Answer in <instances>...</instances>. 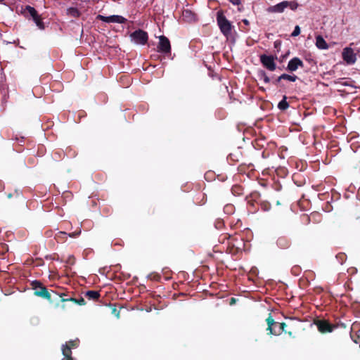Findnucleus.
<instances>
[{"label":"nucleus","instance_id":"1","mask_svg":"<svg viewBox=\"0 0 360 360\" xmlns=\"http://www.w3.org/2000/svg\"><path fill=\"white\" fill-rule=\"evenodd\" d=\"M34 294L37 296L47 300L51 304H55L56 307H59V300L61 295L59 292L51 290L49 292L48 289L39 281H33L31 283Z\"/></svg>","mask_w":360,"mask_h":360},{"label":"nucleus","instance_id":"2","mask_svg":"<svg viewBox=\"0 0 360 360\" xmlns=\"http://www.w3.org/2000/svg\"><path fill=\"white\" fill-rule=\"evenodd\" d=\"M226 253L236 255L242 250L243 242L240 234L235 233L234 234L226 233Z\"/></svg>","mask_w":360,"mask_h":360},{"label":"nucleus","instance_id":"3","mask_svg":"<svg viewBox=\"0 0 360 360\" xmlns=\"http://www.w3.org/2000/svg\"><path fill=\"white\" fill-rule=\"evenodd\" d=\"M22 14L25 17H27V14H29L32 18V20L35 22L36 25L40 30H44L45 26L44 22L42 21V18L34 7H32L29 5L26 6L22 11Z\"/></svg>","mask_w":360,"mask_h":360},{"label":"nucleus","instance_id":"4","mask_svg":"<svg viewBox=\"0 0 360 360\" xmlns=\"http://www.w3.org/2000/svg\"><path fill=\"white\" fill-rule=\"evenodd\" d=\"M130 38L134 43L140 45H145L148 40V34L147 32L139 29L130 34Z\"/></svg>","mask_w":360,"mask_h":360},{"label":"nucleus","instance_id":"5","mask_svg":"<svg viewBox=\"0 0 360 360\" xmlns=\"http://www.w3.org/2000/svg\"><path fill=\"white\" fill-rule=\"evenodd\" d=\"M314 324L321 333H331L338 328L337 325L333 324L326 319H318L314 321Z\"/></svg>","mask_w":360,"mask_h":360},{"label":"nucleus","instance_id":"6","mask_svg":"<svg viewBox=\"0 0 360 360\" xmlns=\"http://www.w3.org/2000/svg\"><path fill=\"white\" fill-rule=\"evenodd\" d=\"M157 48L158 52L165 54H171L170 41L169 39L164 35L159 37V43Z\"/></svg>","mask_w":360,"mask_h":360},{"label":"nucleus","instance_id":"7","mask_svg":"<svg viewBox=\"0 0 360 360\" xmlns=\"http://www.w3.org/2000/svg\"><path fill=\"white\" fill-rule=\"evenodd\" d=\"M96 19L107 23L116 22L120 24H124L127 21V20L125 18L118 15H113L110 16L98 15L96 16Z\"/></svg>","mask_w":360,"mask_h":360},{"label":"nucleus","instance_id":"8","mask_svg":"<svg viewBox=\"0 0 360 360\" xmlns=\"http://www.w3.org/2000/svg\"><path fill=\"white\" fill-rule=\"evenodd\" d=\"M260 62L264 68L270 71H274L276 69V64L274 62L273 56L261 55Z\"/></svg>","mask_w":360,"mask_h":360},{"label":"nucleus","instance_id":"9","mask_svg":"<svg viewBox=\"0 0 360 360\" xmlns=\"http://www.w3.org/2000/svg\"><path fill=\"white\" fill-rule=\"evenodd\" d=\"M60 295L61 297H60L59 300V306L63 309L65 308L66 302H73L74 304H77L81 306L86 304V301L83 297H80L79 299H76L73 297L65 298L64 297L65 296H66L65 294L60 293Z\"/></svg>","mask_w":360,"mask_h":360},{"label":"nucleus","instance_id":"10","mask_svg":"<svg viewBox=\"0 0 360 360\" xmlns=\"http://www.w3.org/2000/svg\"><path fill=\"white\" fill-rule=\"evenodd\" d=\"M342 58L347 64H354L356 60V54L352 48L346 47L342 51Z\"/></svg>","mask_w":360,"mask_h":360},{"label":"nucleus","instance_id":"11","mask_svg":"<svg viewBox=\"0 0 360 360\" xmlns=\"http://www.w3.org/2000/svg\"><path fill=\"white\" fill-rule=\"evenodd\" d=\"M299 68H304V63L298 57H294L289 60L286 70L289 72H295Z\"/></svg>","mask_w":360,"mask_h":360},{"label":"nucleus","instance_id":"12","mask_svg":"<svg viewBox=\"0 0 360 360\" xmlns=\"http://www.w3.org/2000/svg\"><path fill=\"white\" fill-rule=\"evenodd\" d=\"M266 322L267 324L266 331L268 335H273V330L278 329V322L276 321L272 317L271 314H269V316L266 319Z\"/></svg>","mask_w":360,"mask_h":360},{"label":"nucleus","instance_id":"13","mask_svg":"<svg viewBox=\"0 0 360 360\" xmlns=\"http://www.w3.org/2000/svg\"><path fill=\"white\" fill-rule=\"evenodd\" d=\"M217 24L221 32L225 35V15L223 10L220 9L217 13Z\"/></svg>","mask_w":360,"mask_h":360},{"label":"nucleus","instance_id":"14","mask_svg":"<svg viewBox=\"0 0 360 360\" xmlns=\"http://www.w3.org/2000/svg\"><path fill=\"white\" fill-rule=\"evenodd\" d=\"M286 4L285 3V1L277 4L276 5L269 6L266 11L269 13H283L284 10L286 8Z\"/></svg>","mask_w":360,"mask_h":360},{"label":"nucleus","instance_id":"15","mask_svg":"<svg viewBox=\"0 0 360 360\" xmlns=\"http://www.w3.org/2000/svg\"><path fill=\"white\" fill-rule=\"evenodd\" d=\"M277 246L281 249H288L291 245L290 239L286 236H281L276 240Z\"/></svg>","mask_w":360,"mask_h":360},{"label":"nucleus","instance_id":"16","mask_svg":"<svg viewBox=\"0 0 360 360\" xmlns=\"http://www.w3.org/2000/svg\"><path fill=\"white\" fill-rule=\"evenodd\" d=\"M84 296L89 300L96 301L101 297L99 291L96 290H88L85 292Z\"/></svg>","mask_w":360,"mask_h":360},{"label":"nucleus","instance_id":"17","mask_svg":"<svg viewBox=\"0 0 360 360\" xmlns=\"http://www.w3.org/2000/svg\"><path fill=\"white\" fill-rule=\"evenodd\" d=\"M316 46L319 49H327L328 48L327 42L321 35L316 37Z\"/></svg>","mask_w":360,"mask_h":360},{"label":"nucleus","instance_id":"18","mask_svg":"<svg viewBox=\"0 0 360 360\" xmlns=\"http://www.w3.org/2000/svg\"><path fill=\"white\" fill-rule=\"evenodd\" d=\"M231 193L234 196H240L243 193V188L239 184H233L231 188Z\"/></svg>","mask_w":360,"mask_h":360},{"label":"nucleus","instance_id":"19","mask_svg":"<svg viewBox=\"0 0 360 360\" xmlns=\"http://www.w3.org/2000/svg\"><path fill=\"white\" fill-rule=\"evenodd\" d=\"M241 156L242 154L240 151H237L235 153H231L226 157V160L228 162H238L241 158Z\"/></svg>","mask_w":360,"mask_h":360},{"label":"nucleus","instance_id":"20","mask_svg":"<svg viewBox=\"0 0 360 360\" xmlns=\"http://www.w3.org/2000/svg\"><path fill=\"white\" fill-rule=\"evenodd\" d=\"M278 329H274L273 330L274 333H273V335H280L282 333H287V330H285V328L287 326L286 323L283 322V323H279L278 322Z\"/></svg>","mask_w":360,"mask_h":360},{"label":"nucleus","instance_id":"21","mask_svg":"<svg viewBox=\"0 0 360 360\" xmlns=\"http://www.w3.org/2000/svg\"><path fill=\"white\" fill-rule=\"evenodd\" d=\"M62 352L64 356L62 360H73L72 357V350L70 349L68 347L65 348H62Z\"/></svg>","mask_w":360,"mask_h":360},{"label":"nucleus","instance_id":"22","mask_svg":"<svg viewBox=\"0 0 360 360\" xmlns=\"http://www.w3.org/2000/svg\"><path fill=\"white\" fill-rule=\"evenodd\" d=\"M287 97L285 96H283V98L278 103V108L281 110H285L289 107V103L287 102Z\"/></svg>","mask_w":360,"mask_h":360},{"label":"nucleus","instance_id":"23","mask_svg":"<svg viewBox=\"0 0 360 360\" xmlns=\"http://www.w3.org/2000/svg\"><path fill=\"white\" fill-rule=\"evenodd\" d=\"M79 340H70L68 342L65 343V345H63L62 348H65V347H68L71 350L72 348H76L79 345Z\"/></svg>","mask_w":360,"mask_h":360},{"label":"nucleus","instance_id":"24","mask_svg":"<svg viewBox=\"0 0 360 360\" xmlns=\"http://www.w3.org/2000/svg\"><path fill=\"white\" fill-rule=\"evenodd\" d=\"M280 79H283L284 80H288L290 82H295L298 79V77L295 75H290L288 74H282L280 76Z\"/></svg>","mask_w":360,"mask_h":360},{"label":"nucleus","instance_id":"25","mask_svg":"<svg viewBox=\"0 0 360 360\" xmlns=\"http://www.w3.org/2000/svg\"><path fill=\"white\" fill-rule=\"evenodd\" d=\"M285 3L286 8L289 7L292 11H295L299 6V4L296 1H285Z\"/></svg>","mask_w":360,"mask_h":360},{"label":"nucleus","instance_id":"26","mask_svg":"<svg viewBox=\"0 0 360 360\" xmlns=\"http://www.w3.org/2000/svg\"><path fill=\"white\" fill-rule=\"evenodd\" d=\"M316 217H320V214L317 212L316 213H311L310 216L308 215H304L302 217V219L304 222L307 224H309L311 221V218H315Z\"/></svg>","mask_w":360,"mask_h":360},{"label":"nucleus","instance_id":"27","mask_svg":"<svg viewBox=\"0 0 360 360\" xmlns=\"http://www.w3.org/2000/svg\"><path fill=\"white\" fill-rule=\"evenodd\" d=\"M67 233L63 231H60L56 235V239L59 241H63L67 238Z\"/></svg>","mask_w":360,"mask_h":360},{"label":"nucleus","instance_id":"28","mask_svg":"<svg viewBox=\"0 0 360 360\" xmlns=\"http://www.w3.org/2000/svg\"><path fill=\"white\" fill-rule=\"evenodd\" d=\"M260 207L263 211H269L271 209V204L267 201H262L260 202Z\"/></svg>","mask_w":360,"mask_h":360},{"label":"nucleus","instance_id":"29","mask_svg":"<svg viewBox=\"0 0 360 360\" xmlns=\"http://www.w3.org/2000/svg\"><path fill=\"white\" fill-rule=\"evenodd\" d=\"M235 212V206L232 203H226V214H233Z\"/></svg>","mask_w":360,"mask_h":360},{"label":"nucleus","instance_id":"30","mask_svg":"<svg viewBox=\"0 0 360 360\" xmlns=\"http://www.w3.org/2000/svg\"><path fill=\"white\" fill-rule=\"evenodd\" d=\"M259 75L260 78L262 79L266 84L270 82V78L267 76L264 71L261 70L259 73Z\"/></svg>","mask_w":360,"mask_h":360},{"label":"nucleus","instance_id":"31","mask_svg":"<svg viewBox=\"0 0 360 360\" xmlns=\"http://www.w3.org/2000/svg\"><path fill=\"white\" fill-rule=\"evenodd\" d=\"M336 258L339 260L340 263L342 264L347 259V255L345 253L340 252L336 255Z\"/></svg>","mask_w":360,"mask_h":360},{"label":"nucleus","instance_id":"32","mask_svg":"<svg viewBox=\"0 0 360 360\" xmlns=\"http://www.w3.org/2000/svg\"><path fill=\"white\" fill-rule=\"evenodd\" d=\"M224 226V219H217L215 222V227L217 229H221Z\"/></svg>","mask_w":360,"mask_h":360},{"label":"nucleus","instance_id":"33","mask_svg":"<svg viewBox=\"0 0 360 360\" xmlns=\"http://www.w3.org/2000/svg\"><path fill=\"white\" fill-rule=\"evenodd\" d=\"M300 34V27L299 25H296L295 27L293 32L291 34V37H295L298 36Z\"/></svg>","mask_w":360,"mask_h":360},{"label":"nucleus","instance_id":"34","mask_svg":"<svg viewBox=\"0 0 360 360\" xmlns=\"http://www.w3.org/2000/svg\"><path fill=\"white\" fill-rule=\"evenodd\" d=\"M70 13L74 17H79V11L76 8H70Z\"/></svg>","mask_w":360,"mask_h":360},{"label":"nucleus","instance_id":"35","mask_svg":"<svg viewBox=\"0 0 360 360\" xmlns=\"http://www.w3.org/2000/svg\"><path fill=\"white\" fill-rule=\"evenodd\" d=\"M80 233H81V230L79 229L78 231H75L72 233H69L68 236L71 238H77L80 235Z\"/></svg>","mask_w":360,"mask_h":360},{"label":"nucleus","instance_id":"36","mask_svg":"<svg viewBox=\"0 0 360 360\" xmlns=\"http://www.w3.org/2000/svg\"><path fill=\"white\" fill-rule=\"evenodd\" d=\"M112 314H115L116 317H120V311L117 309L115 305L112 306Z\"/></svg>","mask_w":360,"mask_h":360},{"label":"nucleus","instance_id":"37","mask_svg":"<svg viewBox=\"0 0 360 360\" xmlns=\"http://www.w3.org/2000/svg\"><path fill=\"white\" fill-rule=\"evenodd\" d=\"M214 173L212 172H207L205 174V178L206 180H209L214 176Z\"/></svg>","mask_w":360,"mask_h":360},{"label":"nucleus","instance_id":"38","mask_svg":"<svg viewBox=\"0 0 360 360\" xmlns=\"http://www.w3.org/2000/svg\"><path fill=\"white\" fill-rule=\"evenodd\" d=\"M231 30V24L229 21L226 20V38L228 37V34Z\"/></svg>","mask_w":360,"mask_h":360},{"label":"nucleus","instance_id":"39","mask_svg":"<svg viewBox=\"0 0 360 360\" xmlns=\"http://www.w3.org/2000/svg\"><path fill=\"white\" fill-rule=\"evenodd\" d=\"M238 300L235 298V297H231L229 300V305L231 306H233L236 304V302L238 301Z\"/></svg>","mask_w":360,"mask_h":360},{"label":"nucleus","instance_id":"40","mask_svg":"<svg viewBox=\"0 0 360 360\" xmlns=\"http://www.w3.org/2000/svg\"><path fill=\"white\" fill-rule=\"evenodd\" d=\"M283 79H280V76L274 79L272 82L274 85H278Z\"/></svg>","mask_w":360,"mask_h":360},{"label":"nucleus","instance_id":"41","mask_svg":"<svg viewBox=\"0 0 360 360\" xmlns=\"http://www.w3.org/2000/svg\"><path fill=\"white\" fill-rule=\"evenodd\" d=\"M233 5H238L240 4V0H229Z\"/></svg>","mask_w":360,"mask_h":360},{"label":"nucleus","instance_id":"42","mask_svg":"<svg viewBox=\"0 0 360 360\" xmlns=\"http://www.w3.org/2000/svg\"><path fill=\"white\" fill-rule=\"evenodd\" d=\"M191 12L188 10H185L184 12H183V15L184 16H187V15H191Z\"/></svg>","mask_w":360,"mask_h":360},{"label":"nucleus","instance_id":"43","mask_svg":"<svg viewBox=\"0 0 360 360\" xmlns=\"http://www.w3.org/2000/svg\"><path fill=\"white\" fill-rule=\"evenodd\" d=\"M216 3H217V1H214V0H213V1H210V4L211 5V6H213V4H216Z\"/></svg>","mask_w":360,"mask_h":360},{"label":"nucleus","instance_id":"44","mask_svg":"<svg viewBox=\"0 0 360 360\" xmlns=\"http://www.w3.org/2000/svg\"><path fill=\"white\" fill-rule=\"evenodd\" d=\"M290 337H292V333L291 331H287V333Z\"/></svg>","mask_w":360,"mask_h":360},{"label":"nucleus","instance_id":"45","mask_svg":"<svg viewBox=\"0 0 360 360\" xmlns=\"http://www.w3.org/2000/svg\"><path fill=\"white\" fill-rule=\"evenodd\" d=\"M12 196H13V194H12V193H8V194L7 195V198H12Z\"/></svg>","mask_w":360,"mask_h":360},{"label":"nucleus","instance_id":"46","mask_svg":"<svg viewBox=\"0 0 360 360\" xmlns=\"http://www.w3.org/2000/svg\"><path fill=\"white\" fill-rule=\"evenodd\" d=\"M220 299H222L223 298V295H221L220 297H218Z\"/></svg>","mask_w":360,"mask_h":360},{"label":"nucleus","instance_id":"47","mask_svg":"<svg viewBox=\"0 0 360 360\" xmlns=\"http://www.w3.org/2000/svg\"><path fill=\"white\" fill-rule=\"evenodd\" d=\"M244 22L247 24L248 23V20H244Z\"/></svg>","mask_w":360,"mask_h":360},{"label":"nucleus","instance_id":"48","mask_svg":"<svg viewBox=\"0 0 360 360\" xmlns=\"http://www.w3.org/2000/svg\"><path fill=\"white\" fill-rule=\"evenodd\" d=\"M260 89H261L262 91H264V88H260Z\"/></svg>","mask_w":360,"mask_h":360},{"label":"nucleus","instance_id":"49","mask_svg":"<svg viewBox=\"0 0 360 360\" xmlns=\"http://www.w3.org/2000/svg\"><path fill=\"white\" fill-rule=\"evenodd\" d=\"M4 0H0V3L3 2Z\"/></svg>","mask_w":360,"mask_h":360}]
</instances>
